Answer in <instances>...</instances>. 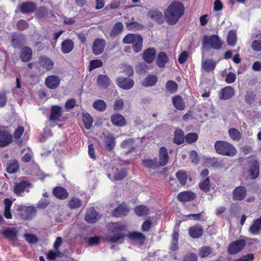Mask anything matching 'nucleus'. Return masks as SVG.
Returning a JSON list of instances; mask_svg holds the SVG:
<instances>
[{"label": "nucleus", "mask_w": 261, "mask_h": 261, "mask_svg": "<svg viewBox=\"0 0 261 261\" xmlns=\"http://www.w3.org/2000/svg\"><path fill=\"white\" fill-rule=\"evenodd\" d=\"M184 5L177 1L171 3L165 12L166 21L170 25L176 24L185 13Z\"/></svg>", "instance_id": "nucleus-1"}, {"label": "nucleus", "mask_w": 261, "mask_h": 261, "mask_svg": "<svg viewBox=\"0 0 261 261\" xmlns=\"http://www.w3.org/2000/svg\"><path fill=\"white\" fill-rule=\"evenodd\" d=\"M214 147L216 153L222 155L233 156L237 153L234 146L226 141H217L215 143Z\"/></svg>", "instance_id": "nucleus-2"}, {"label": "nucleus", "mask_w": 261, "mask_h": 261, "mask_svg": "<svg viewBox=\"0 0 261 261\" xmlns=\"http://www.w3.org/2000/svg\"><path fill=\"white\" fill-rule=\"evenodd\" d=\"M126 229L127 225L120 222L113 223L111 226V232L115 234L108 239L109 242L116 243L121 241L126 236L122 232L126 231Z\"/></svg>", "instance_id": "nucleus-3"}, {"label": "nucleus", "mask_w": 261, "mask_h": 261, "mask_svg": "<svg viewBox=\"0 0 261 261\" xmlns=\"http://www.w3.org/2000/svg\"><path fill=\"white\" fill-rule=\"evenodd\" d=\"M17 215L22 219L29 220L34 218L36 214V210L33 206H26L18 204L15 206Z\"/></svg>", "instance_id": "nucleus-4"}, {"label": "nucleus", "mask_w": 261, "mask_h": 261, "mask_svg": "<svg viewBox=\"0 0 261 261\" xmlns=\"http://www.w3.org/2000/svg\"><path fill=\"white\" fill-rule=\"evenodd\" d=\"M18 233L16 227H8L3 230L2 234L12 245L16 246L18 245Z\"/></svg>", "instance_id": "nucleus-5"}, {"label": "nucleus", "mask_w": 261, "mask_h": 261, "mask_svg": "<svg viewBox=\"0 0 261 261\" xmlns=\"http://www.w3.org/2000/svg\"><path fill=\"white\" fill-rule=\"evenodd\" d=\"M203 45L206 47L210 45L214 49H219L221 48L222 43L217 35H213L211 36L205 35L203 39Z\"/></svg>", "instance_id": "nucleus-6"}, {"label": "nucleus", "mask_w": 261, "mask_h": 261, "mask_svg": "<svg viewBox=\"0 0 261 261\" xmlns=\"http://www.w3.org/2000/svg\"><path fill=\"white\" fill-rule=\"evenodd\" d=\"M208 175V170L206 168L202 170L200 173V176L202 179L199 182V187L201 191L205 193L208 192L211 190V183Z\"/></svg>", "instance_id": "nucleus-7"}, {"label": "nucleus", "mask_w": 261, "mask_h": 261, "mask_svg": "<svg viewBox=\"0 0 261 261\" xmlns=\"http://www.w3.org/2000/svg\"><path fill=\"white\" fill-rule=\"evenodd\" d=\"M246 242L244 240H238L232 242L228 248V252L230 254H236L241 251L246 246Z\"/></svg>", "instance_id": "nucleus-8"}, {"label": "nucleus", "mask_w": 261, "mask_h": 261, "mask_svg": "<svg viewBox=\"0 0 261 261\" xmlns=\"http://www.w3.org/2000/svg\"><path fill=\"white\" fill-rule=\"evenodd\" d=\"M249 169L248 172L250 178L251 179H255L259 175V163L256 160L250 161L249 163Z\"/></svg>", "instance_id": "nucleus-9"}, {"label": "nucleus", "mask_w": 261, "mask_h": 261, "mask_svg": "<svg viewBox=\"0 0 261 261\" xmlns=\"http://www.w3.org/2000/svg\"><path fill=\"white\" fill-rule=\"evenodd\" d=\"M11 42L14 48L21 49L25 43V36L22 33L15 34L11 35Z\"/></svg>", "instance_id": "nucleus-10"}, {"label": "nucleus", "mask_w": 261, "mask_h": 261, "mask_svg": "<svg viewBox=\"0 0 261 261\" xmlns=\"http://www.w3.org/2000/svg\"><path fill=\"white\" fill-rule=\"evenodd\" d=\"M129 212V208L127 204L122 202L112 212V216L116 218L122 217L127 216Z\"/></svg>", "instance_id": "nucleus-11"}, {"label": "nucleus", "mask_w": 261, "mask_h": 261, "mask_svg": "<svg viewBox=\"0 0 261 261\" xmlns=\"http://www.w3.org/2000/svg\"><path fill=\"white\" fill-rule=\"evenodd\" d=\"M117 85L123 90H129L134 86V81L129 78L119 77L116 81Z\"/></svg>", "instance_id": "nucleus-12"}, {"label": "nucleus", "mask_w": 261, "mask_h": 261, "mask_svg": "<svg viewBox=\"0 0 261 261\" xmlns=\"http://www.w3.org/2000/svg\"><path fill=\"white\" fill-rule=\"evenodd\" d=\"M103 143L107 150L109 151H112L116 145V139L114 135L111 133L104 134Z\"/></svg>", "instance_id": "nucleus-13"}, {"label": "nucleus", "mask_w": 261, "mask_h": 261, "mask_svg": "<svg viewBox=\"0 0 261 261\" xmlns=\"http://www.w3.org/2000/svg\"><path fill=\"white\" fill-rule=\"evenodd\" d=\"M247 189L242 186L237 187L232 192V198L235 201H242L247 196Z\"/></svg>", "instance_id": "nucleus-14"}, {"label": "nucleus", "mask_w": 261, "mask_h": 261, "mask_svg": "<svg viewBox=\"0 0 261 261\" xmlns=\"http://www.w3.org/2000/svg\"><path fill=\"white\" fill-rule=\"evenodd\" d=\"M196 194L191 191H185L179 193L177 196V199L181 202H191L194 200Z\"/></svg>", "instance_id": "nucleus-15"}, {"label": "nucleus", "mask_w": 261, "mask_h": 261, "mask_svg": "<svg viewBox=\"0 0 261 261\" xmlns=\"http://www.w3.org/2000/svg\"><path fill=\"white\" fill-rule=\"evenodd\" d=\"M127 237L129 240L137 242L141 246L144 245L146 240V237L144 234L137 231L129 232Z\"/></svg>", "instance_id": "nucleus-16"}, {"label": "nucleus", "mask_w": 261, "mask_h": 261, "mask_svg": "<svg viewBox=\"0 0 261 261\" xmlns=\"http://www.w3.org/2000/svg\"><path fill=\"white\" fill-rule=\"evenodd\" d=\"M12 141V136L7 130L0 129V147L9 145Z\"/></svg>", "instance_id": "nucleus-17"}, {"label": "nucleus", "mask_w": 261, "mask_h": 261, "mask_svg": "<svg viewBox=\"0 0 261 261\" xmlns=\"http://www.w3.org/2000/svg\"><path fill=\"white\" fill-rule=\"evenodd\" d=\"M234 95V90L233 87L228 86L223 88L219 92V97L220 99L227 100L232 98Z\"/></svg>", "instance_id": "nucleus-18"}, {"label": "nucleus", "mask_w": 261, "mask_h": 261, "mask_svg": "<svg viewBox=\"0 0 261 261\" xmlns=\"http://www.w3.org/2000/svg\"><path fill=\"white\" fill-rule=\"evenodd\" d=\"M156 55V50L153 47H150L144 50L142 57L144 61L148 64H151Z\"/></svg>", "instance_id": "nucleus-19"}, {"label": "nucleus", "mask_w": 261, "mask_h": 261, "mask_svg": "<svg viewBox=\"0 0 261 261\" xmlns=\"http://www.w3.org/2000/svg\"><path fill=\"white\" fill-rule=\"evenodd\" d=\"M188 233L192 238L198 239L203 235V229L200 225L196 224L189 228Z\"/></svg>", "instance_id": "nucleus-20"}, {"label": "nucleus", "mask_w": 261, "mask_h": 261, "mask_svg": "<svg viewBox=\"0 0 261 261\" xmlns=\"http://www.w3.org/2000/svg\"><path fill=\"white\" fill-rule=\"evenodd\" d=\"M169 159L168 150L165 146L160 148L159 151V160L158 162L160 166L164 167L168 163Z\"/></svg>", "instance_id": "nucleus-21"}, {"label": "nucleus", "mask_w": 261, "mask_h": 261, "mask_svg": "<svg viewBox=\"0 0 261 261\" xmlns=\"http://www.w3.org/2000/svg\"><path fill=\"white\" fill-rule=\"evenodd\" d=\"M60 79L56 75H50L45 79V85L46 87L50 89H55L59 85Z\"/></svg>", "instance_id": "nucleus-22"}, {"label": "nucleus", "mask_w": 261, "mask_h": 261, "mask_svg": "<svg viewBox=\"0 0 261 261\" xmlns=\"http://www.w3.org/2000/svg\"><path fill=\"white\" fill-rule=\"evenodd\" d=\"M148 16L160 24L164 22L163 15L162 12L158 9H151L148 13Z\"/></svg>", "instance_id": "nucleus-23"}, {"label": "nucleus", "mask_w": 261, "mask_h": 261, "mask_svg": "<svg viewBox=\"0 0 261 261\" xmlns=\"http://www.w3.org/2000/svg\"><path fill=\"white\" fill-rule=\"evenodd\" d=\"M111 121L114 125L118 127H122L126 124L125 118L122 115L118 113L112 115Z\"/></svg>", "instance_id": "nucleus-24"}, {"label": "nucleus", "mask_w": 261, "mask_h": 261, "mask_svg": "<svg viewBox=\"0 0 261 261\" xmlns=\"http://www.w3.org/2000/svg\"><path fill=\"white\" fill-rule=\"evenodd\" d=\"M31 184L28 181H21L19 183H15L14 186L13 192L17 195H20L25 189L29 188Z\"/></svg>", "instance_id": "nucleus-25"}, {"label": "nucleus", "mask_w": 261, "mask_h": 261, "mask_svg": "<svg viewBox=\"0 0 261 261\" xmlns=\"http://www.w3.org/2000/svg\"><path fill=\"white\" fill-rule=\"evenodd\" d=\"M20 50V59L24 62L30 61L33 55V51L31 48L29 46H24L22 47Z\"/></svg>", "instance_id": "nucleus-26"}, {"label": "nucleus", "mask_w": 261, "mask_h": 261, "mask_svg": "<svg viewBox=\"0 0 261 261\" xmlns=\"http://www.w3.org/2000/svg\"><path fill=\"white\" fill-rule=\"evenodd\" d=\"M53 194L56 198L61 200L66 199L69 195L66 189L61 187H55L53 191Z\"/></svg>", "instance_id": "nucleus-27"}, {"label": "nucleus", "mask_w": 261, "mask_h": 261, "mask_svg": "<svg viewBox=\"0 0 261 261\" xmlns=\"http://www.w3.org/2000/svg\"><path fill=\"white\" fill-rule=\"evenodd\" d=\"M62 114V108L59 106H53L51 108L49 120L51 121H58Z\"/></svg>", "instance_id": "nucleus-28"}, {"label": "nucleus", "mask_w": 261, "mask_h": 261, "mask_svg": "<svg viewBox=\"0 0 261 261\" xmlns=\"http://www.w3.org/2000/svg\"><path fill=\"white\" fill-rule=\"evenodd\" d=\"M185 141V136L184 131L180 128L176 129L174 133L173 142L176 145H181Z\"/></svg>", "instance_id": "nucleus-29"}, {"label": "nucleus", "mask_w": 261, "mask_h": 261, "mask_svg": "<svg viewBox=\"0 0 261 261\" xmlns=\"http://www.w3.org/2000/svg\"><path fill=\"white\" fill-rule=\"evenodd\" d=\"M20 11L23 14L33 13L36 9V5L32 2H27L20 6Z\"/></svg>", "instance_id": "nucleus-30"}, {"label": "nucleus", "mask_w": 261, "mask_h": 261, "mask_svg": "<svg viewBox=\"0 0 261 261\" xmlns=\"http://www.w3.org/2000/svg\"><path fill=\"white\" fill-rule=\"evenodd\" d=\"M143 165L146 168L151 169H156L161 167L157 158H154L153 159H145L142 161Z\"/></svg>", "instance_id": "nucleus-31"}, {"label": "nucleus", "mask_w": 261, "mask_h": 261, "mask_svg": "<svg viewBox=\"0 0 261 261\" xmlns=\"http://www.w3.org/2000/svg\"><path fill=\"white\" fill-rule=\"evenodd\" d=\"M158 80L156 75L149 74L142 81V85L144 87L153 86L156 84Z\"/></svg>", "instance_id": "nucleus-32"}, {"label": "nucleus", "mask_w": 261, "mask_h": 261, "mask_svg": "<svg viewBox=\"0 0 261 261\" xmlns=\"http://www.w3.org/2000/svg\"><path fill=\"white\" fill-rule=\"evenodd\" d=\"M36 16L39 19H43L46 17L54 16L52 12H48L47 8L44 6L39 7L37 10L35 14Z\"/></svg>", "instance_id": "nucleus-33"}, {"label": "nucleus", "mask_w": 261, "mask_h": 261, "mask_svg": "<svg viewBox=\"0 0 261 261\" xmlns=\"http://www.w3.org/2000/svg\"><path fill=\"white\" fill-rule=\"evenodd\" d=\"M74 47V42L71 39H67L61 44V49L63 54L70 53Z\"/></svg>", "instance_id": "nucleus-34"}, {"label": "nucleus", "mask_w": 261, "mask_h": 261, "mask_svg": "<svg viewBox=\"0 0 261 261\" xmlns=\"http://www.w3.org/2000/svg\"><path fill=\"white\" fill-rule=\"evenodd\" d=\"M249 232L252 234H258L261 230V216L260 218L254 220L252 225H250Z\"/></svg>", "instance_id": "nucleus-35"}, {"label": "nucleus", "mask_w": 261, "mask_h": 261, "mask_svg": "<svg viewBox=\"0 0 261 261\" xmlns=\"http://www.w3.org/2000/svg\"><path fill=\"white\" fill-rule=\"evenodd\" d=\"M124 27L121 22H117L113 25L112 30L110 32V36L114 38L120 35L123 31Z\"/></svg>", "instance_id": "nucleus-36"}, {"label": "nucleus", "mask_w": 261, "mask_h": 261, "mask_svg": "<svg viewBox=\"0 0 261 261\" xmlns=\"http://www.w3.org/2000/svg\"><path fill=\"white\" fill-rule=\"evenodd\" d=\"M172 103L174 107L178 110H183L185 108V103L182 97L176 95L172 98Z\"/></svg>", "instance_id": "nucleus-37"}, {"label": "nucleus", "mask_w": 261, "mask_h": 261, "mask_svg": "<svg viewBox=\"0 0 261 261\" xmlns=\"http://www.w3.org/2000/svg\"><path fill=\"white\" fill-rule=\"evenodd\" d=\"M112 82L110 78L106 75H99V87L107 89L111 85Z\"/></svg>", "instance_id": "nucleus-38"}, {"label": "nucleus", "mask_w": 261, "mask_h": 261, "mask_svg": "<svg viewBox=\"0 0 261 261\" xmlns=\"http://www.w3.org/2000/svg\"><path fill=\"white\" fill-rule=\"evenodd\" d=\"M5 210H4V216L8 219H11L12 218L11 213V207L13 204V201L9 198H6L4 200Z\"/></svg>", "instance_id": "nucleus-39"}, {"label": "nucleus", "mask_w": 261, "mask_h": 261, "mask_svg": "<svg viewBox=\"0 0 261 261\" xmlns=\"http://www.w3.org/2000/svg\"><path fill=\"white\" fill-rule=\"evenodd\" d=\"M127 29L129 31H139L144 29V25L136 21L125 22Z\"/></svg>", "instance_id": "nucleus-40"}, {"label": "nucleus", "mask_w": 261, "mask_h": 261, "mask_svg": "<svg viewBox=\"0 0 261 261\" xmlns=\"http://www.w3.org/2000/svg\"><path fill=\"white\" fill-rule=\"evenodd\" d=\"M175 176L181 186H184L186 185L188 176L187 171L179 170L176 173Z\"/></svg>", "instance_id": "nucleus-41"}, {"label": "nucleus", "mask_w": 261, "mask_h": 261, "mask_svg": "<svg viewBox=\"0 0 261 261\" xmlns=\"http://www.w3.org/2000/svg\"><path fill=\"white\" fill-rule=\"evenodd\" d=\"M96 212L93 208H90L85 217V220L89 223H93L96 221Z\"/></svg>", "instance_id": "nucleus-42"}, {"label": "nucleus", "mask_w": 261, "mask_h": 261, "mask_svg": "<svg viewBox=\"0 0 261 261\" xmlns=\"http://www.w3.org/2000/svg\"><path fill=\"white\" fill-rule=\"evenodd\" d=\"M169 61L167 54L163 51L160 52L156 57V63L157 65H165Z\"/></svg>", "instance_id": "nucleus-43"}, {"label": "nucleus", "mask_w": 261, "mask_h": 261, "mask_svg": "<svg viewBox=\"0 0 261 261\" xmlns=\"http://www.w3.org/2000/svg\"><path fill=\"white\" fill-rule=\"evenodd\" d=\"M213 251V249L208 246H203L199 248L198 255L201 258L208 256Z\"/></svg>", "instance_id": "nucleus-44"}, {"label": "nucleus", "mask_w": 261, "mask_h": 261, "mask_svg": "<svg viewBox=\"0 0 261 261\" xmlns=\"http://www.w3.org/2000/svg\"><path fill=\"white\" fill-rule=\"evenodd\" d=\"M237 33L234 30H230L229 31L227 37V42L228 45L234 46L236 44L237 42Z\"/></svg>", "instance_id": "nucleus-45"}, {"label": "nucleus", "mask_w": 261, "mask_h": 261, "mask_svg": "<svg viewBox=\"0 0 261 261\" xmlns=\"http://www.w3.org/2000/svg\"><path fill=\"white\" fill-rule=\"evenodd\" d=\"M82 120L85 127L87 129H90L93 122V118L88 113L82 114Z\"/></svg>", "instance_id": "nucleus-46"}, {"label": "nucleus", "mask_w": 261, "mask_h": 261, "mask_svg": "<svg viewBox=\"0 0 261 261\" xmlns=\"http://www.w3.org/2000/svg\"><path fill=\"white\" fill-rule=\"evenodd\" d=\"M141 35L138 34H128L122 39L124 44H133Z\"/></svg>", "instance_id": "nucleus-47"}, {"label": "nucleus", "mask_w": 261, "mask_h": 261, "mask_svg": "<svg viewBox=\"0 0 261 261\" xmlns=\"http://www.w3.org/2000/svg\"><path fill=\"white\" fill-rule=\"evenodd\" d=\"M228 135L233 141H239L241 140L242 135L239 130L236 128H231L228 130Z\"/></svg>", "instance_id": "nucleus-48"}, {"label": "nucleus", "mask_w": 261, "mask_h": 261, "mask_svg": "<svg viewBox=\"0 0 261 261\" xmlns=\"http://www.w3.org/2000/svg\"><path fill=\"white\" fill-rule=\"evenodd\" d=\"M165 88L169 93L170 94H173L177 91L178 85L175 82L169 80L167 82Z\"/></svg>", "instance_id": "nucleus-49"}, {"label": "nucleus", "mask_w": 261, "mask_h": 261, "mask_svg": "<svg viewBox=\"0 0 261 261\" xmlns=\"http://www.w3.org/2000/svg\"><path fill=\"white\" fill-rule=\"evenodd\" d=\"M82 204V201L76 197L72 198L68 203V206L70 209H76L80 207Z\"/></svg>", "instance_id": "nucleus-50"}, {"label": "nucleus", "mask_w": 261, "mask_h": 261, "mask_svg": "<svg viewBox=\"0 0 261 261\" xmlns=\"http://www.w3.org/2000/svg\"><path fill=\"white\" fill-rule=\"evenodd\" d=\"M19 168L18 162L14 160L11 163H9L7 167V171L9 173H16Z\"/></svg>", "instance_id": "nucleus-51"}, {"label": "nucleus", "mask_w": 261, "mask_h": 261, "mask_svg": "<svg viewBox=\"0 0 261 261\" xmlns=\"http://www.w3.org/2000/svg\"><path fill=\"white\" fill-rule=\"evenodd\" d=\"M143 41V37L142 36H140L133 44V49L135 53H138L142 50Z\"/></svg>", "instance_id": "nucleus-52"}, {"label": "nucleus", "mask_w": 261, "mask_h": 261, "mask_svg": "<svg viewBox=\"0 0 261 261\" xmlns=\"http://www.w3.org/2000/svg\"><path fill=\"white\" fill-rule=\"evenodd\" d=\"M135 212L138 216H143L148 214V209L146 206L139 205L135 207Z\"/></svg>", "instance_id": "nucleus-53"}, {"label": "nucleus", "mask_w": 261, "mask_h": 261, "mask_svg": "<svg viewBox=\"0 0 261 261\" xmlns=\"http://www.w3.org/2000/svg\"><path fill=\"white\" fill-rule=\"evenodd\" d=\"M198 138V136L196 133H190L185 136V141L188 144H192L196 142Z\"/></svg>", "instance_id": "nucleus-54"}, {"label": "nucleus", "mask_w": 261, "mask_h": 261, "mask_svg": "<svg viewBox=\"0 0 261 261\" xmlns=\"http://www.w3.org/2000/svg\"><path fill=\"white\" fill-rule=\"evenodd\" d=\"M24 237L25 240L31 244H34L38 242V239L37 236L33 234L25 233Z\"/></svg>", "instance_id": "nucleus-55"}, {"label": "nucleus", "mask_w": 261, "mask_h": 261, "mask_svg": "<svg viewBox=\"0 0 261 261\" xmlns=\"http://www.w3.org/2000/svg\"><path fill=\"white\" fill-rule=\"evenodd\" d=\"M207 163L212 167L221 168L222 167L223 162H219L217 158H212L207 160Z\"/></svg>", "instance_id": "nucleus-56"}, {"label": "nucleus", "mask_w": 261, "mask_h": 261, "mask_svg": "<svg viewBox=\"0 0 261 261\" xmlns=\"http://www.w3.org/2000/svg\"><path fill=\"white\" fill-rule=\"evenodd\" d=\"M256 95L253 92L248 91L245 96V100L246 103L249 105L252 103L255 99Z\"/></svg>", "instance_id": "nucleus-57"}, {"label": "nucleus", "mask_w": 261, "mask_h": 261, "mask_svg": "<svg viewBox=\"0 0 261 261\" xmlns=\"http://www.w3.org/2000/svg\"><path fill=\"white\" fill-rule=\"evenodd\" d=\"M49 202L47 199H41L37 203L36 207L38 208L44 209L48 206Z\"/></svg>", "instance_id": "nucleus-58"}, {"label": "nucleus", "mask_w": 261, "mask_h": 261, "mask_svg": "<svg viewBox=\"0 0 261 261\" xmlns=\"http://www.w3.org/2000/svg\"><path fill=\"white\" fill-rule=\"evenodd\" d=\"M124 105V102L122 99H117L114 102L113 109L116 111H121L123 109Z\"/></svg>", "instance_id": "nucleus-59"}, {"label": "nucleus", "mask_w": 261, "mask_h": 261, "mask_svg": "<svg viewBox=\"0 0 261 261\" xmlns=\"http://www.w3.org/2000/svg\"><path fill=\"white\" fill-rule=\"evenodd\" d=\"M198 257L196 253L190 252L186 254L183 258V261H197Z\"/></svg>", "instance_id": "nucleus-60"}, {"label": "nucleus", "mask_w": 261, "mask_h": 261, "mask_svg": "<svg viewBox=\"0 0 261 261\" xmlns=\"http://www.w3.org/2000/svg\"><path fill=\"white\" fill-rule=\"evenodd\" d=\"M29 24L28 22L24 20H19L17 24L16 27L17 29L20 31H23L28 28Z\"/></svg>", "instance_id": "nucleus-61"}, {"label": "nucleus", "mask_w": 261, "mask_h": 261, "mask_svg": "<svg viewBox=\"0 0 261 261\" xmlns=\"http://www.w3.org/2000/svg\"><path fill=\"white\" fill-rule=\"evenodd\" d=\"M40 65H53V62L46 56H41L39 61Z\"/></svg>", "instance_id": "nucleus-62"}, {"label": "nucleus", "mask_w": 261, "mask_h": 261, "mask_svg": "<svg viewBox=\"0 0 261 261\" xmlns=\"http://www.w3.org/2000/svg\"><path fill=\"white\" fill-rule=\"evenodd\" d=\"M127 175V171L125 169H122L116 173L114 178L115 180H121Z\"/></svg>", "instance_id": "nucleus-63"}, {"label": "nucleus", "mask_w": 261, "mask_h": 261, "mask_svg": "<svg viewBox=\"0 0 261 261\" xmlns=\"http://www.w3.org/2000/svg\"><path fill=\"white\" fill-rule=\"evenodd\" d=\"M251 47L255 51H261V40L253 41L251 43Z\"/></svg>", "instance_id": "nucleus-64"}]
</instances>
